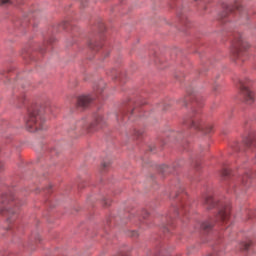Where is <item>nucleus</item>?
<instances>
[{
  "instance_id": "nucleus-16",
  "label": "nucleus",
  "mask_w": 256,
  "mask_h": 256,
  "mask_svg": "<svg viewBox=\"0 0 256 256\" xmlns=\"http://www.w3.org/2000/svg\"><path fill=\"white\" fill-rule=\"evenodd\" d=\"M90 48L93 50V51H99V49H101V44L99 43H91L90 44Z\"/></svg>"
},
{
  "instance_id": "nucleus-10",
  "label": "nucleus",
  "mask_w": 256,
  "mask_h": 256,
  "mask_svg": "<svg viewBox=\"0 0 256 256\" xmlns=\"http://www.w3.org/2000/svg\"><path fill=\"white\" fill-rule=\"evenodd\" d=\"M135 113H137V109H132L130 113H127V111L123 110L120 112V114L117 115V121H123L125 117L131 119V115H135Z\"/></svg>"
},
{
  "instance_id": "nucleus-7",
  "label": "nucleus",
  "mask_w": 256,
  "mask_h": 256,
  "mask_svg": "<svg viewBox=\"0 0 256 256\" xmlns=\"http://www.w3.org/2000/svg\"><path fill=\"white\" fill-rule=\"evenodd\" d=\"M93 101V98L89 95H82L78 97L77 105L78 107H81L82 109H85V107H89V104Z\"/></svg>"
},
{
  "instance_id": "nucleus-3",
  "label": "nucleus",
  "mask_w": 256,
  "mask_h": 256,
  "mask_svg": "<svg viewBox=\"0 0 256 256\" xmlns=\"http://www.w3.org/2000/svg\"><path fill=\"white\" fill-rule=\"evenodd\" d=\"M249 44L243 40V37L238 36L232 43L231 53L234 59H239L240 61H245V55H247V49Z\"/></svg>"
},
{
  "instance_id": "nucleus-18",
  "label": "nucleus",
  "mask_w": 256,
  "mask_h": 256,
  "mask_svg": "<svg viewBox=\"0 0 256 256\" xmlns=\"http://www.w3.org/2000/svg\"><path fill=\"white\" fill-rule=\"evenodd\" d=\"M249 247H251V244L244 242L241 246V249H243V251H247V249H249Z\"/></svg>"
},
{
  "instance_id": "nucleus-5",
  "label": "nucleus",
  "mask_w": 256,
  "mask_h": 256,
  "mask_svg": "<svg viewBox=\"0 0 256 256\" xmlns=\"http://www.w3.org/2000/svg\"><path fill=\"white\" fill-rule=\"evenodd\" d=\"M240 91L244 97V101L245 103H247V105H253V103H255V94L253 92H251V90L249 89V87L243 83L240 84Z\"/></svg>"
},
{
  "instance_id": "nucleus-20",
  "label": "nucleus",
  "mask_w": 256,
  "mask_h": 256,
  "mask_svg": "<svg viewBox=\"0 0 256 256\" xmlns=\"http://www.w3.org/2000/svg\"><path fill=\"white\" fill-rule=\"evenodd\" d=\"M134 135L135 137H141V135H143V132L139 130H134Z\"/></svg>"
},
{
  "instance_id": "nucleus-28",
  "label": "nucleus",
  "mask_w": 256,
  "mask_h": 256,
  "mask_svg": "<svg viewBox=\"0 0 256 256\" xmlns=\"http://www.w3.org/2000/svg\"><path fill=\"white\" fill-rule=\"evenodd\" d=\"M105 205H109V202H105Z\"/></svg>"
},
{
  "instance_id": "nucleus-8",
  "label": "nucleus",
  "mask_w": 256,
  "mask_h": 256,
  "mask_svg": "<svg viewBox=\"0 0 256 256\" xmlns=\"http://www.w3.org/2000/svg\"><path fill=\"white\" fill-rule=\"evenodd\" d=\"M249 183H251V172L240 176L237 181V185H242L243 187H247Z\"/></svg>"
},
{
  "instance_id": "nucleus-24",
  "label": "nucleus",
  "mask_w": 256,
  "mask_h": 256,
  "mask_svg": "<svg viewBox=\"0 0 256 256\" xmlns=\"http://www.w3.org/2000/svg\"><path fill=\"white\" fill-rule=\"evenodd\" d=\"M2 5H5L7 3H11V0H0Z\"/></svg>"
},
{
  "instance_id": "nucleus-29",
  "label": "nucleus",
  "mask_w": 256,
  "mask_h": 256,
  "mask_svg": "<svg viewBox=\"0 0 256 256\" xmlns=\"http://www.w3.org/2000/svg\"><path fill=\"white\" fill-rule=\"evenodd\" d=\"M194 1H198V0H194Z\"/></svg>"
},
{
  "instance_id": "nucleus-14",
  "label": "nucleus",
  "mask_w": 256,
  "mask_h": 256,
  "mask_svg": "<svg viewBox=\"0 0 256 256\" xmlns=\"http://www.w3.org/2000/svg\"><path fill=\"white\" fill-rule=\"evenodd\" d=\"M233 11V7L232 6H227L225 8V10L223 11V13L220 15V19H225V17L229 16V13H231Z\"/></svg>"
},
{
  "instance_id": "nucleus-25",
  "label": "nucleus",
  "mask_w": 256,
  "mask_h": 256,
  "mask_svg": "<svg viewBox=\"0 0 256 256\" xmlns=\"http://www.w3.org/2000/svg\"><path fill=\"white\" fill-rule=\"evenodd\" d=\"M4 167L3 162L0 161V171H3Z\"/></svg>"
},
{
  "instance_id": "nucleus-22",
  "label": "nucleus",
  "mask_w": 256,
  "mask_h": 256,
  "mask_svg": "<svg viewBox=\"0 0 256 256\" xmlns=\"http://www.w3.org/2000/svg\"><path fill=\"white\" fill-rule=\"evenodd\" d=\"M60 27H62V29H66L67 28V22L64 21L60 24Z\"/></svg>"
},
{
  "instance_id": "nucleus-23",
  "label": "nucleus",
  "mask_w": 256,
  "mask_h": 256,
  "mask_svg": "<svg viewBox=\"0 0 256 256\" xmlns=\"http://www.w3.org/2000/svg\"><path fill=\"white\" fill-rule=\"evenodd\" d=\"M23 101H25V98H24V97L18 99V104H17V106H18V107H21V104H19V103H23Z\"/></svg>"
},
{
  "instance_id": "nucleus-11",
  "label": "nucleus",
  "mask_w": 256,
  "mask_h": 256,
  "mask_svg": "<svg viewBox=\"0 0 256 256\" xmlns=\"http://www.w3.org/2000/svg\"><path fill=\"white\" fill-rule=\"evenodd\" d=\"M244 144L246 145V147H248L249 149H255L256 147V140L253 139V137H248L244 140Z\"/></svg>"
},
{
  "instance_id": "nucleus-9",
  "label": "nucleus",
  "mask_w": 256,
  "mask_h": 256,
  "mask_svg": "<svg viewBox=\"0 0 256 256\" xmlns=\"http://www.w3.org/2000/svg\"><path fill=\"white\" fill-rule=\"evenodd\" d=\"M204 207H206V209H213L217 207V202L213 199V196H206L204 198Z\"/></svg>"
},
{
  "instance_id": "nucleus-27",
  "label": "nucleus",
  "mask_w": 256,
  "mask_h": 256,
  "mask_svg": "<svg viewBox=\"0 0 256 256\" xmlns=\"http://www.w3.org/2000/svg\"><path fill=\"white\" fill-rule=\"evenodd\" d=\"M103 167H107V164H106V163H104V164H103Z\"/></svg>"
},
{
  "instance_id": "nucleus-12",
  "label": "nucleus",
  "mask_w": 256,
  "mask_h": 256,
  "mask_svg": "<svg viewBox=\"0 0 256 256\" xmlns=\"http://www.w3.org/2000/svg\"><path fill=\"white\" fill-rule=\"evenodd\" d=\"M103 89H105V82L104 81H100L98 85L94 86L95 93L102 94Z\"/></svg>"
},
{
  "instance_id": "nucleus-13",
  "label": "nucleus",
  "mask_w": 256,
  "mask_h": 256,
  "mask_svg": "<svg viewBox=\"0 0 256 256\" xmlns=\"http://www.w3.org/2000/svg\"><path fill=\"white\" fill-rule=\"evenodd\" d=\"M201 229L203 231H210V229H213V222L211 221H206L201 224Z\"/></svg>"
},
{
  "instance_id": "nucleus-6",
  "label": "nucleus",
  "mask_w": 256,
  "mask_h": 256,
  "mask_svg": "<svg viewBox=\"0 0 256 256\" xmlns=\"http://www.w3.org/2000/svg\"><path fill=\"white\" fill-rule=\"evenodd\" d=\"M231 213V207L229 206H222V208L220 209L218 215H217V219L218 221H223V223L229 221V215Z\"/></svg>"
},
{
  "instance_id": "nucleus-15",
  "label": "nucleus",
  "mask_w": 256,
  "mask_h": 256,
  "mask_svg": "<svg viewBox=\"0 0 256 256\" xmlns=\"http://www.w3.org/2000/svg\"><path fill=\"white\" fill-rule=\"evenodd\" d=\"M189 101H191V97L186 96L182 99L179 100L180 105H183L184 107H186L187 103H189Z\"/></svg>"
},
{
  "instance_id": "nucleus-21",
  "label": "nucleus",
  "mask_w": 256,
  "mask_h": 256,
  "mask_svg": "<svg viewBox=\"0 0 256 256\" xmlns=\"http://www.w3.org/2000/svg\"><path fill=\"white\" fill-rule=\"evenodd\" d=\"M131 237H139V232H137V231H132V232H131Z\"/></svg>"
},
{
  "instance_id": "nucleus-19",
  "label": "nucleus",
  "mask_w": 256,
  "mask_h": 256,
  "mask_svg": "<svg viewBox=\"0 0 256 256\" xmlns=\"http://www.w3.org/2000/svg\"><path fill=\"white\" fill-rule=\"evenodd\" d=\"M175 213L176 215H179V213L183 215V213H185V208L175 209Z\"/></svg>"
},
{
  "instance_id": "nucleus-17",
  "label": "nucleus",
  "mask_w": 256,
  "mask_h": 256,
  "mask_svg": "<svg viewBox=\"0 0 256 256\" xmlns=\"http://www.w3.org/2000/svg\"><path fill=\"white\" fill-rule=\"evenodd\" d=\"M229 175H231V171L229 169H227V168L222 169V171H221L222 177H229Z\"/></svg>"
},
{
  "instance_id": "nucleus-2",
  "label": "nucleus",
  "mask_w": 256,
  "mask_h": 256,
  "mask_svg": "<svg viewBox=\"0 0 256 256\" xmlns=\"http://www.w3.org/2000/svg\"><path fill=\"white\" fill-rule=\"evenodd\" d=\"M184 125H188L189 127H192L193 129H196L197 131H203L206 134L211 133L213 131V125L207 124L203 125L201 123V117H199V114H190L188 116H185L183 119Z\"/></svg>"
},
{
  "instance_id": "nucleus-1",
  "label": "nucleus",
  "mask_w": 256,
  "mask_h": 256,
  "mask_svg": "<svg viewBox=\"0 0 256 256\" xmlns=\"http://www.w3.org/2000/svg\"><path fill=\"white\" fill-rule=\"evenodd\" d=\"M25 123L26 129H28L31 133H35V131H44V129H47L45 119H43V115L37 108L29 110Z\"/></svg>"
},
{
  "instance_id": "nucleus-4",
  "label": "nucleus",
  "mask_w": 256,
  "mask_h": 256,
  "mask_svg": "<svg viewBox=\"0 0 256 256\" xmlns=\"http://www.w3.org/2000/svg\"><path fill=\"white\" fill-rule=\"evenodd\" d=\"M103 125H105V119H103V116L98 115L92 124H88L85 119L77 121L75 129H99L103 127Z\"/></svg>"
},
{
  "instance_id": "nucleus-26",
  "label": "nucleus",
  "mask_w": 256,
  "mask_h": 256,
  "mask_svg": "<svg viewBox=\"0 0 256 256\" xmlns=\"http://www.w3.org/2000/svg\"><path fill=\"white\" fill-rule=\"evenodd\" d=\"M240 7H241V6H240L239 4H236V5H235V9H237L238 11H239Z\"/></svg>"
}]
</instances>
